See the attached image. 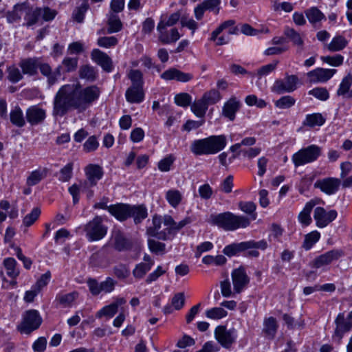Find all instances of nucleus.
I'll return each mask as SVG.
<instances>
[{
	"instance_id": "obj_52",
	"label": "nucleus",
	"mask_w": 352,
	"mask_h": 352,
	"mask_svg": "<svg viewBox=\"0 0 352 352\" xmlns=\"http://www.w3.org/2000/svg\"><path fill=\"white\" fill-rule=\"evenodd\" d=\"M296 100L291 96H282L280 99L275 101V106L281 109H289L294 106Z\"/></svg>"
},
{
	"instance_id": "obj_31",
	"label": "nucleus",
	"mask_w": 352,
	"mask_h": 352,
	"mask_svg": "<svg viewBox=\"0 0 352 352\" xmlns=\"http://www.w3.org/2000/svg\"><path fill=\"white\" fill-rule=\"evenodd\" d=\"M315 206L316 202L314 201L311 200L308 201L305 204L303 210L299 213L298 219L302 226H307L311 223L312 219L310 214Z\"/></svg>"
},
{
	"instance_id": "obj_53",
	"label": "nucleus",
	"mask_w": 352,
	"mask_h": 352,
	"mask_svg": "<svg viewBox=\"0 0 352 352\" xmlns=\"http://www.w3.org/2000/svg\"><path fill=\"white\" fill-rule=\"evenodd\" d=\"M148 245L150 251L156 254H164L166 252V245L155 239H148Z\"/></svg>"
},
{
	"instance_id": "obj_22",
	"label": "nucleus",
	"mask_w": 352,
	"mask_h": 352,
	"mask_svg": "<svg viewBox=\"0 0 352 352\" xmlns=\"http://www.w3.org/2000/svg\"><path fill=\"white\" fill-rule=\"evenodd\" d=\"M130 205L126 204H116L110 205L109 212L120 221H124L130 217Z\"/></svg>"
},
{
	"instance_id": "obj_46",
	"label": "nucleus",
	"mask_w": 352,
	"mask_h": 352,
	"mask_svg": "<svg viewBox=\"0 0 352 352\" xmlns=\"http://www.w3.org/2000/svg\"><path fill=\"white\" fill-rule=\"evenodd\" d=\"M320 234L318 231H313L305 235L302 248L306 250H310L313 245L320 239Z\"/></svg>"
},
{
	"instance_id": "obj_58",
	"label": "nucleus",
	"mask_w": 352,
	"mask_h": 352,
	"mask_svg": "<svg viewBox=\"0 0 352 352\" xmlns=\"http://www.w3.org/2000/svg\"><path fill=\"white\" fill-rule=\"evenodd\" d=\"M228 313L221 307H214L206 311V316L208 318L218 320L227 316Z\"/></svg>"
},
{
	"instance_id": "obj_24",
	"label": "nucleus",
	"mask_w": 352,
	"mask_h": 352,
	"mask_svg": "<svg viewBox=\"0 0 352 352\" xmlns=\"http://www.w3.org/2000/svg\"><path fill=\"white\" fill-rule=\"evenodd\" d=\"M24 20L25 21L24 25H26L27 27H30L36 24L38 22L39 19L41 16V8L37 7L33 8L32 7H30L29 5L26 3V9L25 10H24Z\"/></svg>"
},
{
	"instance_id": "obj_35",
	"label": "nucleus",
	"mask_w": 352,
	"mask_h": 352,
	"mask_svg": "<svg viewBox=\"0 0 352 352\" xmlns=\"http://www.w3.org/2000/svg\"><path fill=\"white\" fill-rule=\"evenodd\" d=\"M47 173L46 168H39L31 172L26 180L27 185L28 186L36 185L47 176Z\"/></svg>"
},
{
	"instance_id": "obj_54",
	"label": "nucleus",
	"mask_w": 352,
	"mask_h": 352,
	"mask_svg": "<svg viewBox=\"0 0 352 352\" xmlns=\"http://www.w3.org/2000/svg\"><path fill=\"white\" fill-rule=\"evenodd\" d=\"M285 35L289 38L294 45H298L299 47H302L303 45V40L301 38L300 34L297 32L293 28H287L285 30Z\"/></svg>"
},
{
	"instance_id": "obj_14",
	"label": "nucleus",
	"mask_w": 352,
	"mask_h": 352,
	"mask_svg": "<svg viewBox=\"0 0 352 352\" xmlns=\"http://www.w3.org/2000/svg\"><path fill=\"white\" fill-rule=\"evenodd\" d=\"M231 276L235 293H241L250 283V278L242 267L234 269Z\"/></svg>"
},
{
	"instance_id": "obj_26",
	"label": "nucleus",
	"mask_w": 352,
	"mask_h": 352,
	"mask_svg": "<svg viewBox=\"0 0 352 352\" xmlns=\"http://www.w3.org/2000/svg\"><path fill=\"white\" fill-rule=\"evenodd\" d=\"M305 14L309 22L314 27H318L322 21L326 20L325 15L317 7H311L307 9Z\"/></svg>"
},
{
	"instance_id": "obj_4",
	"label": "nucleus",
	"mask_w": 352,
	"mask_h": 352,
	"mask_svg": "<svg viewBox=\"0 0 352 352\" xmlns=\"http://www.w3.org/2000/svg\"><path fill=\"white\" fill-rule=\"evenodd\" d=\"M208 223L217 226L225 230H235L240 228L248 227L250 219L244 216L235 215L230 212L220 214H212L210 216Z\"/></svg>"
},
{
	"instance_id": "obj_28",
	"label": "nucleus",
	"mask_w": 352,
	"mask_h": 352,
	"mask_svg": "<svg viewBox=\"0 0 352 352\" xmlns=\"http://www.w3.org/2000/svg\"><path fill=\"white\" fill-rule=\"evenodd\" d=\"M240 103L235 98H231L223 107V115L230 120H234L235 114L239 111Z\"/></svg>"
},
{
	"instance_id": "obj_1",
	"label": "nucleus",
	"mask_w": 352,
	"mask_h": 352,
	"mask_svg": "<svg viewBox=\"0 0 352 352\" xmlns=\"http://www.w3.org/2000/svg\"><path fill=\"white\" fill-rule=\"evenodd\" d=\"M100 93L96 85L82 87L79 82L63 85L54 98L53 116L63 117L72 109L84 112L99 98Z\"/></svg>"
},
{
	"instance_id": "obj_57",
	"label": "nucleus",
	"mask_w": 352,
	"mask_h": 352,
	"mask_svg": "<svg viewBox=\"0 0 352 352\" xmlns=\"http://www.w3.org/2000/svg\"><path fill=\"white\" fill-rule=\"evenodd\" d=\"M41 210L38 208H34L31 212L28 214L23 220V223L25 227L32 226L39 217Z\"/></svg>"
},
{
	"instance_id": "obj_21",
	"label": "nucleus",
	"mask_w": 352,
	"mask_h": 352,
	"mask_svg": "<svg viewBox=\"0 0 352 352\" xmlns=\"http://www.w3.org/2000/svg\"><path fill=\"white\" fill-rule=\"evenodd\" d=\"M91 59L100 65L104 71L110 72L113 69L111 58L98 49H94L91 54Z\"/></svg>"
},
{
	"instance_id": "obj_39",
	"label": "nucleus",
	"mask_w": 352,
	"mask_h": 352,
	"mask_svg": "<svg viewBox=\"0 0 352 352\" xmlns=\"http://www.w3.org/2000/svg\"><path fill=\"white\" fill-rule=\"evenodd\" d=\"M108 25L109 33L118 32L122 29V24L118 14H116L114 12L109 13Z\"/></svg>"
},
{
	"instance_id": "obj_13",
	"label": "nucleus",
	"mask_w": 352,
	"mask_h": 352,
	"mask_svg": "<svg viewBox=\"0 0 352 352\" xmlns=\"http://www.w3.org/2000/svg\"><path fill=\"white\" fill-rule=\"evenodd\" d=\"M42 61V58L39 57L25 58L20 60L19 66L24 75L34 76L38 74Z\"/></svg>"
},
{
	"instance_id": "obj_50",
	"label": "nucleus",
	"mask_w": 352,
	"mask_h": 352,
	"mask_svg": "<svg viewBox=\"0 0 352 352\" xmlns=\"http://www.w3.org/2000/svg\"><path fill=\"white\" fill-rule=\"evenodd\" d=\"M239 208L245 213L251 215L253 220L256 219V214L255 210L256 206L253 201H240L239 203Z\"/></svg>"
},
{
	"instance_id": "obj_62",
	"label": "nucleus",
	"mask_w": 352,
	"mask_h": 352,
	"mask_svg": "<svg viewBox=\"0 0 352 352\" xmlns=\"http://www.w3.org/2000/svg\"><path fill=\"white\" fill-rule=\"evenodd\" d=\"M309 94L323 101L327 100L329 97V92L324 87L314 88L309 91Z\"/></svg>"
},
{
	"instance_id": "obj_49",
	"label": "nucleus",
	"mask_w": 352,
	"mask_h": 352,
	"mask_svg": "<svg viewBox=\"0 0 352 352\" xmlns=\"http://www.w3.org/2000/svg\"><path fill=\"white\" fill-rule=\"evenodd\" d=\"M352 85V74H348L341 81L337 91L338 96H344Z\"/></svg>"
},
{
	"instance_id": "obj_30",
	"label": "nucleus",
	"mask_w": 352,
	"mask_h": 352,
	"mask_svg": "<svg viewBox=\"0 0 352 352\" xmlns=\"http://www.w3.org/2000/svg\"><path fill=\"white\" fill-rule=\"evenodd\" d=\"M9 116L10 122L17 127H23L26 124V118L19 106H15L11 109Z\"/></svg>"
},
{
	"instance_id": "obj_48",
	"label": "nucleus",
	"mask_w": 352,
	"mask_h": 352,
	"mask_svg": "<svg viewBox=\"0 0 352 352\" xmlns=\"http://www.w3.org/2000/svg\"><path fill=\"white\" fill-rule=\"evenodd\" d=\"M128 77L132 82L131 86L143 87V74L141 71L138 69H131L128 74Z\"/></svg>"
},
{
	"instance_id": "obj_25",
	"label": "nucleus",
	"mask_w": 352,
	"mask_h": 352,
	"mask_svg": "<svg viewBox=\"0 0 352 352\" xmlns=\"http://www.w3.org/2000/svg\"><path fill=\"white\" fill-rule=\"evenodd\" d=\"M278 328V325L275 318L270 316L264 319L263 333L267 338L270 340L274 339Z\"/></svg>"
},
{
	"instance_id": "obj_55",
	"label": "nucleus",
	"mask_w": 352,
	"mask_h": 352,
	"mask_svg": "<svg viewBox=\"0 0 352 352\" xmlns=\"http://www.w3.org/2000/svg\"><path fill=\"white\" fill-rule=\"evenodd\" d=\"M117 285V281L111 277H107L104 280L100 283L101 293L106 294L112 292Z\"/></svg>"
},
{
	"instance_id": "obj_63",
	"label": "nucleus",
	"mask_w": 352,
	"mask_h": 352,
	"mask_svg": "<svg viewBox=\"0 0 352 352\" xmlns=\"http://www.w3.org/2000/svg\"><path fill=\"white\" fill-rule=\"evenodd\" d=\"M73 164L68 163L60 170L59 180L63 182H68L72 176Z\"/></svg>"
},
{
	"instance_id": "obj_10",
	"label": "nucleus",
	"mask_w": 352,
	"mask_h": 352,
	"mask_svg": "<svg viewBox=\"0 0 352 352\" xmlns=\"http://www.w3.org/2000/svg\"><path fill=\"white\" fill-rule=\"evenodd\" d=\"M214 338L224 348L229 349L235 342L236 332L234 329H227L225 326H218L214 330Z\"/></svg>"
},
{
	"instance_id": "obj_19",
	"label": "nucleus",
	"mask_w": 352,
	"mask_h": 352,
	"mask_svg": "<svg viewBox=\"0 0 352 352\" xmlns=\"http://www.w3.org/2000/svg\"><path fill=\"white\" fill-rule=\"evenodd\" d=\"M160 77L165 80H175L179 82H186L193 78V75L190 73H185L176 68L171 67L164 71L160 75Z\"/></svg>"
},
{
	"instance_id": "obj_47",
	"label": "nucleus",
	"mask_w": 352,
	"mask_h": 352,
	"mask_svg": "<svg viewBox=\"0 0 352 352\" xmlns=\"http://www.w3.org/2000/svg\"><path fill=\"white\" fill-rule=\"evenodd\" d=\"M166 198L169 204L176 208L182 201V194L178 190H169L166 192Z\"/></svg>"
},
{
	"instance_id": "obj_8",
	"label": "nucleus",
	"mask_w": 352,
	"mask_h": 352,
	"mask_svg": "<svg viewBox=\"0 0 352 352\" xmlns=\"http://www.w3.org/2000/svg\"><path fill=\"white\" fill-rule=\"evenodd\" d=\"M42 322L39 313L34 309L25 312L21 323L18 326V330L23 333H30L37 329Z\"/></svg>"
},
{
	"instance_id": "obj_17",
	"label": "nucleus",
	"mask_w": 352,
	"mask_h": 352,
	"mask_svg": "<svg viewBox=\"0 0 352 352\" xmlns=\"http://www.w3.org/2000/svg\"><path fill=\"white\" fill-rule=\"evenodd\" d=\"M25 118L30 125H38L43 123L45 120L46 111L36 105L31 106L25 111Z\"/></svg>"
},
{
	"instance_id": "obj_9",
	"label": "nucleus",
	"mask_w": 352,
	"mask_h": 352,
	"mask_svg": "<svg viewBox=\"0 0 352 352\" xmlns=\"http://www.w3.org/2000/svg\"><path fill=\"white\" fill-rule=\"evenodd\" d=\"M298 82V78L296 75H287L284 79L276 80L271 90L277 94L291 93L297 89Z\"/></svg>"
},
{
	"instance_id": "obj_5",
	"label": "nucleus",
	"mask_w": 352,
	"mask_h": 352,
	"mask_svg": "<svg viewBox=\"0 0 352 352\" xmlns=\"http://www.w3.org/2000/svg\"><path fill=\"white\" fill-rule=\"evenodd\" d=\"M181 14L179 12L171 14L167 20H161L157 26V30L159 32V41L164 44H169L176 42L181 37L177 28H172L170 30L171 37L169 38L166 32L165 29L167 27H170L176 24L179 19Z\"/></svg>"
},
{
	"instance_id": "obj_40",
	"label": "nucleus",
	"mask_w": 352,
	"mask_h": 352,
	"mask_svg": "<svg viewBox=\"0 0 352 352\" xmlns=\"http://www.w3.org/2000/svg\"><path fill=\"white\" fill-rule=\"evenodd\" d=\"M3 265L6 270V274L10 278L15 279L19 276V270L16 268V261L14 258H5Z\"/></svg>"
},
{
	"instance_id": "obj_32",
	"label": "nucleus",
	"mask_w": 352,
	"mask_h": 352,
	"mask_svg": "<svg viewBox=\"0 0 352 352\" xmlns=\"http://www.w3.org/2000/svg\"><path fill=\"white\" fill-rule=\"evenodd\" d=\"M112 239L114 243L115 249L118 251H123L127 250L130 246L128 240L119 230L113 231Z\"/></svg>"
},
{
	"instance_id": "obj_45",
	"label": "nucleus",
	"mask_w": 352,
	"mask_h": 352,
	"mask_svg": "<svg viewBox=\"0 0 352 352\" xmlns=\"http://www.w3.org/2000/svg\"><path fill=\"white\" fill-rule=\"evenodd\" d=\"M151 263H140L137 264L132 272L133 275L135 278L141 279L146 274V273L151 269Z\"/></svg>"
},
{
	"instance_id": "obj_15",
	"label": "nucleus",
	"mask_w": 352,
	"mask_h": 352,
	"mask_svg": "<svg viewBox=\"0 0 352 352\" xmlns=\"http://www.w3.org/2000/svg\"><path fill=\"white\" fill-rule=\"evenodd\" d=\"M340 184V180L338 178L327 177L317 180L314 184V187L319 188L328 195H331L338 190Z\"/></svg>"
},
{
	"instance_id": "obj_61",
	"label": "nucleus",
	"mask_w": 352,
	"mask_h": 352,
	"mask_svg": "<svg viewBox=\"0 0 352 352\" xmlns=\"http://www.w3.org/2000/svg\"><path fill=\"white\" fill-rule=\"evenodd\" d=\"M175 102L178 106L186 107L190 104L192 98L187 93H181L175 96Z\"/></svg>"
},
{
	"instance_id": "obj_44",
	"label": "nucleus",
	"mask_w": 352,
	"mask_h": 352,
	"mask_svg": "<svg viewBox=\"0 0 352 352\" xmlns=\"http://www.w3.org/2000/svg\"><path fill=\"white\" fill-rule=\"evenodd\" d=\"M244 250H247L245 241L239 243H232L226 245L224 248L223 252L228 256L231 257Z\"/></svg>"
},
{
	"instance_id": "obj_51",
	"label": "nucleus",
	"mask_w": 352,
	"mask_h": 352,
	"mask_svg": "<svg viewBox=\"0 0 352 352\" xmlns=\"http://www.w3.org/2000/svg\"><path fill=\"white\" fill-rule=\"evenodd\" d=\"M89 8L87 2L82 3L80 6L77 7L72 13V18L78 23H82L84 20L85 13Z\"/></svg>"
},
{
	"instance_id": "obj_42",
	"label": "nucleus",
	"mask_w": 352,
	"mask_h": 352,
	"mask_svg": "<svg viewBox=\"0 0 352 352\" xmlns=\"http://www.w3.org/2000/svg\"><path fill=\"white\" fill-rule=\"evenodd\" d=\"M208 103L203 98L201 99L195 101L191 105V110L195 115L199 118H202L206 114L208 109Z\"/></svg>"
},
{
	"instance_id": "obj_20",
	"label": "nucleus",
	"mask_w": 352,
	"mask_h": 352,
	"mask_svg": "<svg viewBox=\"0 0 352 352\" xmlns=\"http://www.w3.org/2000/svg\"><path fill=\"white\" fill-rule=\"evenodd\" d=\"M334 69L316 68L307 73L311 82H324L329 80L336 73Z\"/></svg>"
},
{
	"instance_id": "obj_29",
	"label": "nucleus",
	"mask_w": 352,
	"mask_h": 352,
	"mask_svg": "<svg viewBox=\"0 0 352 352\" xmlns=\"http://www.w3.org/2000/svg\"><path fill=\"white\" fill-rule=\"evenodd\" d=\"M26 9V3H18L15 5L11 11L6 13V19L9 23H14L19 22L24 10Z\"/></svg>"
},
{
	"instance_id": "obj_6",
	"label": "nucleus",
	"mask_w": 352,
	"mask_h": 352,
	"mask_svg": "<svg viewBox=\"0 0 352 352\" xmlns=\"http://www.w3.org/2000/svg\"><path fill=\"white\" fill-rule=\"evenodd\" d=\"M322 154V148L316 144H311L300 149L292 157L296 167L303 166L316 161Z\"/></svg>"
},
{
	"instance_id": "obj_41",
	"label": "nucleus",
	"mask_w": 352,
	"mask_h": 352,
	"mask_svg": "<svg viewBox=\"0 0 352 352\" xmlns=\"http://www.w3.org/2000/svg\"><path fill=\"white\" fill-rule=\"evenodd\" d=\"M113 275L119 280H125L129 277L131 271L126 264L119 263L113 267Z\"/></svg>"
},
{
	"instance_id": "obj_59",
	"label": "nucleus",
	"mask_w": 352,
	"mask_h": 352,
	"mask_svg": "<svg viewBox=\"0 0 352 352\" xmlns=\"http://www.w3.org/2000/svg\"><path fill=\"white\" fill-rule=\"evenodd\" d=\"M322 62L333 66L338 67L343 63L344 57L340 54H336L334 56H321Z\"/></svg>"
},
{
	"instance_id": "obj_16",
	"label": "nucleus",
	"mask_w": 352,
	"mask_h": 352,
	"mask_svg": "<svg viewBox=\"0 0 352 352\" xmlns=\"http://www.w3.org/2000/svg\"><path fill=\"white\" fill-rule=\"evenodd\" d=\"M337 217V212L331 210L327 212L322 207H317L314 210V217L318 228H324Z\"/></svg>"
},
{
	"instance_id": "obj_43",
	"label": "nucleus",
	"mask_w": 352,
	"mask_h": 352,
	"mask_svg": "<svg viewBox=\"0 0 352 352\" xmlns=\"http://www.w3.org/2000/svg\"><path fill=\"white\" fill-rule=\"evenodd\" d=\"M7 78L12 83H17L23 78V74L14 65H10L7 68Z\"/></svg>"
},
{
	"instance_id": "obj_23",
	"label": "nucleus",
	"mask_w": 352,
	"mask_h": 352,
	"mask_svg": "<svg viewBox=\"0 0 352 352\" xmlns=\"http://www.w3.org/2000/svg\"><path fill=\"white\" fill-rule=\"evenodd\" d=\"M61 66H58L54 71L51 66L45 62L42 61L39 68L41 74L47 78V84L50 87L54 85L58 78L60 76Z\"/></svg>"
},
{
	"instance_id": "obj_56",
	"label": "nucleus",
	"mask_w": 352,
	"mask_h": 352,
	"mask_svg": "<svg viewBox=\"0 0 352 352\" xmlns=\"http://www.w3.org/2000/svg\"><path fill=\"white\" fill-rule=\"evenodd\" d=\"M78 58L65 57L62 61L61 69L63 67L66 72H74L78 66Z\"/></svg>"
},
{
	"instance_id": "obj_27",
	"label": "nucleus",
	"mask_w": 352,
	"mask_h": 352,
	"mask_svg": "<svg viewBox=\"0 0 352 352\" xmlns=\"http://www.w3.org/2000/svg\"><path fill=\"white\" fill-rule=\"evenodd\" d=\"M125 96L130 103H140L144 99L143 87L131 86L126 91Z\"/></svg>"
},
{
	"instance_id": "obj_11",
	"label": "nucleus",
	"mask_w": 352,
	"mask_h": 352,
	"mask_svg": "<svg viewBox=\"0 0 352 352\" xmlns=\"http://www.w3.org/2000/svg\"><path fill=\"white\" fill-rule=\"evenodd\" d=\"M85 174L87 180L80 182V187L82 190H85L88 188H91L97 184L102 175L103 171L102 168L96 164H89L86 167Z\"/></svg>"
},
{
	"instance_id": "obj_37",
	"label": "nucleus",
	"mask_w": 352,
	"mask_h": 352,
	"mask_svg": "<svg viewBox=\"0 0 352 352\" xmlns=\"http://www.w3.org/2000/svg\"><path fill=\"white\" fill-rule=\"evenodd\" d=\"M347 44V40L344 36L338 35L333 38L327 45V48L331 52H338L342 50Z\"/></svg>"
},
{
	"instance_id": "obj_38",
	"label": "nucleus",
	"mask_w": 352,
	"mask_h": 352,
	"mask_svg": "<svg viewBox=\"0 0 352 352\" xmlns=\"http://www.w3.org/2000/svg\"><path fill=\"white\" fill-rule=\"evenodd\" d=\"M79 76L82 79L93 82L96 79L97 73L94 67L89 65H82L79 69Z\"/></svg>"
},
{
	"instance_id": "obj_12",
	"label": "nucleus",
	"mask_w": 352,
	"mask_h": 352,
	"mask_svg": "<svg viewBox=\"0 0 352 352\" xmlns=\"http://www.w3.org/2000/svg\"><path fill=\"white\" fill-rule=\"evenodd\" d=\"M335 323L336 327L332 339L338 344H340L344 333L350 331L352 329V321L345 320L344 314L340 313L336 317Z\"/></svg>"
},
{
	"instance_id": "obj_60",
	"label": "nucleus",
	"mask_w": 352,
	"mask_h": 352,
	"mask_svg": "<svg viewBox=\"0 0 352 352\" xmlns=\"http://www.w3.org/2000/svg\"><path fill=\"white\" fill-rule=\"evenodd\" d=\"M118 311L116 305L111 303L99 310L96 314V317L100 318L102 316H107L109 318L113 317Z\"/></svg>"
},
{
	"instance_id": "obj_18",
	"label": "nucleus",
	"mask_w": 352,
	"mask_h": 352,
	"mask_svg": "<svg viewBox=\"0 0 352 352\" xmlns=\"http://www.w3.org/2000/svg\"><path fill=\"white\" fill-rule=\"evenodd\" d=\"M343 253L341 250H333L328 251L318 257L314 261L313 266L316 268H320L325 265H329L333 261L339 259Z\"/></svg>"
},
{
	"instance_id": "obj_64",
	"label": "nucleus",
	"mask_w": 352,
	"mask_h": 352,
	"mask_svg": "<svg viewBox=\"0 0 352 352\" xmlns=\"http://www.w3.org/2000/svg\"><path fill=\"white\" fill-rule=\"evenodd\" d=\"M118 39L115 36H103L98 39L97 44L102 47H111L116 45Z\"/></svg>"
},
{
	"instance_id": "obj_33",
	"label": "nucleus",
	"mask_w": 352,
	"mask_h": 352,
	"mask_svg": "<svg viewBox=\"0 0 352 352\" xmlns=\"http://www.w3.org/2000/svg\"><path fill=\"white\" fill-rule=\"evenodd\" d=\"M78 297L77 292H72L68 294H58L56 296V301L63 307H71L73 302Z\"/></svg>"
},
{
	"instance_id": "obj_2",
	"label": "nucleus",
	"mask_w": 352,
	"mask_h": 352,
	"mask_svg": "<svg viewBox=\"0 0 352 352\" xmlns=\"http://www.w3.org/2000/svg\"><path fill=\"white\" fill-rule=\"evenodd\" d=\"M192 221L190 217H186L177 223L170 215H164L162 218L155 215L153 218V226L147 228L146 233L159 240H172L182 228Z\"/></svg>"
},
{
	"instance_id": "obj_3",
	"label": "nucleus",
	"mask_w": 352,
	"mask_h": 352,
	"mask_svg": "<svg viewBox=\"0 0 352 352\" xmlns=\"http://www.w3.org/2000/svg\"><path fill=\"white\" fill-rule=\"evenodd\" d=\"M226 144V137L224 135H211L195 140L191 144L190 151L197 155L215 154L223 149Z\"/></svg>"
},
{
	"instance_id": "obj_34",
	"label": "nucleus",
	"mask_w": 352,
	"mask_h": 352,
	"mask_svg": "<svg viewBox=\"0 0 352 352\" xmlns=\"http://www.w3.org/2000/svg\"><path fill=\"white\" fill-rule=\"evenodd\" d=\"M130 217H133L134 222L138 224L147 217V210L142 206L130 205Z\"/></svg>"
},
{
	"instance_id": "obj_7",
	"label": "nucleus",
	"mask_w": 352,
	"mask_h": 352,
	"mask_svg": "<svg viewBox=\"0 0 352 352\" xmlns=\"http://www.w3.org/2000/svg\"><path fill=\"white\" fill-rule=\"evenodd\" d=\"M102 218L96 216L85 226L86 236L89 241H96L102 239L107 232V227L102 223Z\"/></svg>"
},
{
	"instance_id": "obj_36",
	"label": "nucleus",
	"mask_w": 352,
	"mask_h": 352,
	"mask_svg": "<svg viewBox=\"0 0 352 352\" xmlns=\"http://www.w3.org/2000/svg\"><path fill=\"white\" fill-rule=\"evenodd\" d=\"M324 122L325 118L322 116V114L316 113L307 115L302 124L304 126L313 128L315 126H322Z\"/></svg>"
}]
</instances>
